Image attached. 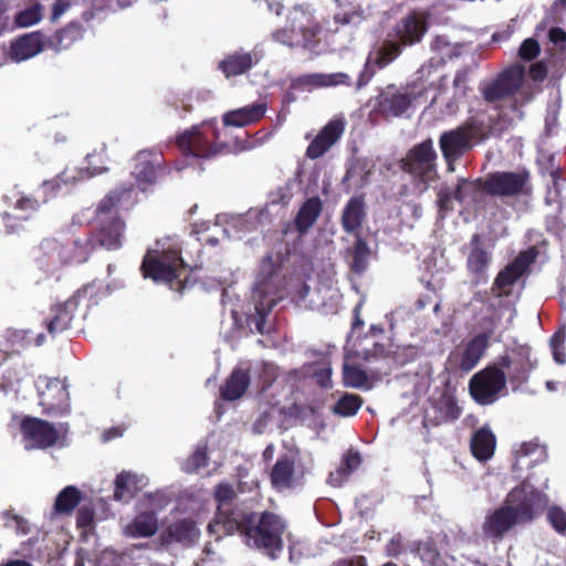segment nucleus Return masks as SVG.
I'll list each match as a JSON object with an SVG mask.
<instances>
[{"label": "nucleus", "mask_w": 566, "mask_h": 566, "mask_svg": "<svg viewBox=\"0 0 566 566\" xmlns=\"http://www.w3.org/2000/svg\"><path fill=\"white\" fill-rule=\"evenodd\" d=\"M547 502L545 493L523 482L507 493L500 506L488 512L481 527L484 537L501 542L514 527L534 522Z\"/></svg>", "instance_id": "f257e3e1"}, {"label": "nucleus", "mask_w": 566, "mask_h": 566, "mask_svg": "<svg viewBox=\"0 0 566 566\" xmlns=\"http://www.w3.org/2000/svg\"><path fill=\"white\" fill-rule=\"evenodd\" d=\"M184 242L176 238L157 239L143 256L140 273L144 279L167 285L170 290L182 294L190 282L187 270L199 269L202 265L195 262L189 264L182 258Z\"/></svg>", "instance_id": "f03ea898"}, {"label": "nucleus", "mask_w": 566, "mask_h": 566, "mask_svg": "<svg viewBox=\"0 0 566 566\" xmlns=\"http://www.w3.org/2000/svg\"><path fill=\"white\" fill-rule=\"evenodd\" d=\"M133 190V184L120 185L98 202L94 212L93 230L88 235L94 249L114 251L122 248L126 224L118 210L123 201L130 199Z\"/></svg>", "instance_id": "7ed1b4c3"}, {"label": "nucleus", "mask_w": 566, "mask_h": 566, "mask_svg": "<svg viewBox=\"0 0 566 566\" xmlns=\"http://www.w3.org/2000/svg\"><path fill=\"white\" fill-rule=\"evenodd\" d=\"M254 287L260 293V301L255 314L248 317V324L254 325L261 334L270 333L266 317L283 298V252L272 251L262 259Z\"/></svg>", "instance_id": "20e7f679"}, {"label": "nucleus", "mask_w": 566, "mask_h": 566, "mask_svg": "<svg viewBox=\"0 0 566 566\" xmlns=\"http://www.w3.org/2000/svg\"><path fill=\"white\" fill-rule=\"evenodd\" d=\"M282 524L275 514L271 512L248 513L238 518L233 533L239 532L245 537L249 545L263 548L272 558H276V552L281 549Z\"/></svg>", "instance_id": "39448f33"}, {"label": "nucleus", "mask_w": 566, "mask_h": 566, "mask_svg": "<svg viewBox=\"0 0 566 566\" xmlns=\"http://www.w3.org/2000/svg\"><path fill=\"white\" fill-rule=\"evenodd\" d=\"M287 24L285 44L313 50L312 40L322 32V25L313 8L306 3L293 7L287 15Z\"/></svg>", "instance_id": "423d86ee"}, {"label": "nucleus", "mask_w": 566, "mask_h": 566, "mask_svg": "<svg viewBox=\"0 0 566 566\" xmlns=\"http://www.w3.org/2000/svg\"><path fill=\"white\" fill-rule=\"evenodd\" d=\"M428 81L419 75L418 81L409 84L402 91L389 85L378 95V106L385 114L400 116L412 105L420 104L424 101L428 92Z\"/></svg>", "instance_id": "0eeeda50"}, {"label": "nucleus", "mask_w": 566, "mask_h": 566, "mask_svg": "<svg viewBox=\"0 0 566 566\" xmlns=\"http://www.w3.org/2000/svg\"><path fill=\"white\" fill-rule=\"evenodd\" d=\"M169 172L164 154L157 149H142L132 159L130 176L140 191H147Z\"/></svg>", "instance_id": "6e6552de"}, {"label": "nucleus", "mask_w": 566, "mask_h": 566, "mask_svg": "<svg viewBox=\"0 0 566 566\" xmlns=\"http://www.w3.org/2000/svg\"><path fill=\"white\" fill-rule=\"evenodd\" d=\"M436 159L437 154L429 139L416 146L403 160V170L417 179L413 190L416 193L424 192L429 182L434 179Z\"/></svg>", "instance_id": "1a4fd4ad"}, {"label": "nucleus", "mask_w": 566, "mask_h": 566, "mask_svg": "<svg viewBox=\"0 0 566 566\" xmlns=\"http://www.w3.org/2000/svg\"><path fill=\"white\" fill-rule=\"evenodd\" d=\"M217 137L214 129L203 132L193 126L176 137V146L185 157L211 158L229 149L227 144L212 142Z\"/></svg>", "instance_id": "9d476101"}, {"label": "nucleus", "mask_w": 566, "mask_h": 566, "mask_svg": "<svg viewBox=\"0 0 566 566\" xmlns=\"http://www.w3.org/2000/svg\"><path fill=\"white\" fill-rule=\"evenodd\" d=\"M506 376L496 367H488L476 373L469 382V390L480 405H491L495 402L501 392L505 389Z\"/></svg>", "instance_id": "9b49d317"}, {"label": "nucleus", "mask_w": 566, "mask_h": 566, "mask_svg": "<svg viewBox=\"0 0 566 566\" xmlns=\"http://www.w3.org/2000/svg\"><path fill=\"white\" fill-rule=\"evenodd\" d=\"M39 403L49 416L70 413L67 385L59 378H40L38 381Z\"/></svg>", "instance_id": "f8f14e48"}, {"label": "nucleus", "mask_w": 566, "mask_h": 566, "mask_svg": "<svg viewBox=\"0 0 566 566\" xmlns=\"http://www.w3.org/2000/svg\"><path fill=\"white\" fill-rule=\"evenodd\" d=\"M525 69L520 64L511 65L494 80L481 84L480 92L488 103H495L513 95L524 80Z\"/></svg>", "instance_id": "ddd939ff"}, {"label": "nucleus", "mask_w": 566, "mask_h": 566, "mask_svg": "<svg viewBox=\"0 0 566 566\" xmlns=\"http://www.w3.org/2000/svg\"><path fill=\"white\" fill-rule=\"evenodd\" d=\"M92 286L85 284L76 290L65 302L53 304L44 319V325L51 335L69 329L82 300L86 298Z\"/></svg>", "instance_id": "4468645a"}, {"label": "nucleus", "mask_w": 566, "mask_h": 566, "mask_svg": "<svg viewBox=\"0 0 566 566\" xmlns=\"http://www.w3.org/2000/svg\"><path fill=\"white\" fill-rule=\"evenodd\" d=\"M235 497V492L229 483H220L214 490V499L218 502L216 516L208 525L210 533L230 535L233 534V527L238 525V517L231 507V501Z\"/></svg>", "instance_id": "2eb2a0df"}, {"label": "nucleus", "mask_w": 566, "mask_h": 566, "mask_svg": "<svg viewBox=\"0 0 566 566\" xmlns=\"http://www.w3.org/2000/svg\"><path fill=\"white\" fill-rule=\"evenodd\" d=\"M20 429L32 448L48 449L54 446L59 439L55 426L43 419L25 417L21 421Z\"/></svg>", "instance_id": "dca6fc26"}, {"label": "nucleus", "mask_w": 566, "mask_h": 566, "mask_svg": "<svg viewBox=\"0 0 566 566\" xmlns=\"http://www.w3.org/2000/svg\"><path fill=\"white\" fill-rule=\"evenodd\" d=\"M312 458L296 446L285 447V488L303 485L305 476L311 472Z\"/></svg>", "instance_id": "f3484780"}, {"label": "nucleus", "mask_w": 566, "mask_h": 566, "mask_svg": "<svg viewBox=\"0 0 566 566\" xmlns=\"http://www.w3.org/2000/svg\"><path fill=\"white\" fill-rule=\"evenodd\" d=\"M430 49L432 55L429 62L423 64L418 71V75L423 76L426 80L430 75L431 69L459 57L462 54L463 45L451 41L447 35H437L431 41Z\"/></svg>", "instance_id": "a211bd4d"}, {"label": "nucleus", "mask_w": 566, "mask_h": 566, "mask_svg": "<svg viewBox=\"0 0 566 566\" xmlns=\"http://www.w3.org/2000/svg\"><path fill=\"white\" fill-rule=\"evenodd\" d=\"M261 60L258 51H244L242 48L230 52L218 63V70L227 77H237L248 73Z\"/></svg>", "instance_id": "6ab92c4d"}, {"label": "nucleus", "mask_w": 566, "mask_h": 566, "mask_svg": "<svg viewBox=\"0 0 566 566\" xmlns=\"http://www.w3.org/2000/svg\"><path fill=\"white\" fill-rule=\"evenodd\" d=\"M472 137L468 128H457L441 135L440 148L450 171L454 170V160L471 147Z\"/></svg>", "instance_id": "aec40b11"}, {"label": "nucleus", "mask_w": 566, "mask_h": 566, "mask_svg": "<svg viewBox=\"0 0 566 566\" xmlns=\"http://www.w3.org/2000/svg\"><path fill=\"white\" fill-rule=\"evenodd\" d=\"M344 130V119L335 118L328 122L308 145L306 149L307 157L311 159L322 157L339 140Z\"/></svg>", "instance_id": "412c9836"}, {"label": "nucleus", "mask_w": 566, "mask_h": 566, "mask_svg": "<svg viewBox=\"0 0 566 566\" xmlns=\"http://www.w3.org/2000/svg\"><path fill=\"white\" fill-rule=\"evenodd\" d=\"M526 180V174L496 172L484 181V191L493 196H515L523 189Z\"/></svg>", "instance_id": "4be33fe9"}, {"label": "nucleus", "mask_w": 566, "mask_h": 566, "mask_svg": "<svg viewBox=\"0 0 566 566\" xmlns=\"http://www.w3.org/2000/svg\"><path fill=\"white\" fill-rule=\"evenodd\" d=\"M483 190L484 186L482 187L480 180H461L454 191H451L449 188H441L438 193V203L441 210L448 211L452 209L453 199L467 203L475 202Z\"/></svg>", "instance_id": "5701e85b"}, {"label": "nucleus", "mask_w": 566, "mask_h": 566, "mask_svg": "<svg viewBox=\"0 0 566 566\" xmlns=\"http://www.w3.org/2000/svg\"><path fill=\"white\" fill-rule=\"evenodd\" d=\"M501 366L509 370L512 379L523 381L536 367V360L532 359V349L526 346H518L511 354L501 358Z\"/></svg>", "instance_id": "b1692460"}, {"label": "nucleus", "mask_w": 566, "mask_h": 566, "mask_svg": "<svg viewBox=\"0 0 566 566\" xmlns=\"http://www.w3.org/2000/svg\"><path fill=\"white\" fill-rule=\"evenodd\" d=\"M469 91V72L459 70L452 80L441 77L438 93L433 99H440L449 106L457 104L467 97Z\"/></svg>", "instance_id": "393cba45"}, {"label": "nucleus", "mask_w": 566, "mask_h": 566, "mask_svg": "<svg viewBox=\"0 0 566 566\" xmlns=\"http://www.w3.org/2000/svg\"><path fill=\"white\" fill-rule=\"evenodd\" d=\"M488 336L480 334L473 337L462 350L451 353L449 361L459 366L463 371L473 369L488 347Z\"/></svg>", "instance_id": "a878e982"}, {"label": "nucleus", "mask_w": 566, "mask_h": 566, "mask_svg": "<svg viewBox=\"0 0 566 566\" xmlns=\"http://www.w3.org/2000/svg\"><path fill=\"white\" fill-rule=\"evenodd\" d=\"M199 536L200 531L196 522L190 518H182L168 525L161 533L160 541L163 545L179 543L185 546H190L197 542Z\"/></svg>", "instance_id": "bb28decb"}, {"label": "nucleus", "mask_w": 566, "mask_h": 566, "mask_svg": "<svg viewBox=\"0 0 566 566\" xmlns=\"http://www.w3.org/2000/svg\"><path fill=\"white\" fill-rule=\"evenodd\" d=\"M48 49L46 35L34 31L18 38L12 44L10 55L17 62L25 61Z\"/></svg>", "instance_id": "cd10ccee"}, {"label": "nucleus", "mask_w": 566, "mask_h": 566, "mask_svg": "<svg viewBox=\"0 0 566 566\" xmlns=\"http://www.w3.org/2000/svg\"><path fill=\"white\" fill-rule=\"evenodd\" d=\"M34 261L44 272H53L63 266L62 242L53 238L42 240L36 249Z\"/></svg>", "instance_id": "c85d7f7f"}, {"label": "nucleus", "mask_w": 566, "mask_h": 566, "mask_svg": "<svg viewBox=\"0 0 566 566\" xmlns=\"http://www.w3.org/2000/svg\"><path fill=\"white\" fill-rule=\"evenodd\" d=\"M266 112L264 103H254L228 111L222 116L224 126L245 127L260 122Z\"/></svg>", "instance_id": "c756f323"}, {"label": "nucleus", "mask_w": 566, "mask_h": 566, "mask_svg": "<svg viewBox=\"0 0 566 566\" xmlns=\"http://www.w3.org/2000/svg\"><path fill=\"white\" fill-rule=\"evenodd\" d=\"M251 382L249 369L235 367L220 386V397L224 401H234L244 396Z\"/></svg>", "instance_id": "7c9ffc66"}, {"label": "nucleus", "mask_w": 566, "mask_h": 566, "mask_svg": "<svg viewBox=\"0 0 566 566\" xmlns=\"http://www.w3.org/2000/svg\"><path fill=\"white\" fill-rule=\"evenodd\" d=\"M84 31L80 22L72 21L56 30L53 34L46 36L48 49L56 53L67 50L83 38Z\"/></svg>", "instance_id": "2f4dec72"}, {"label": "nucleus", "mask_w": 566, "mask_h": 566, "mask_svg": "<svg viewBox=\"0 0 566 566\" xmlns=\"http://www.w3.org/2000/svg\"><path fill=\"white\" fill-rule=\"evenodd\" d=\"M395 32L401 43L413 44L427 32V23L422 15L413 13L403 18L395 28Z\"/></svg>", "instance_id": "473e14b6"}, {"label": "nucleus", "mask_w": 566, "mask_h": 566, "mask_svg": "<svg viewBox=\"0 0 566 566\" xmlns=\"http://www.w3.org/2000/svg\"><path fill=\"white\" fill-rule=\"evenodd\" d=\"M536 254L537 253L534 249L522 252L511 265L499 273L495 284L499 287H505L513 284L526 272L530 264L534 262Z\"/></svg>", "instance_id": "72a5a7b5"}, {"label": "nucleus", "mask_w": 566, "mask_h": 566, "mask_svg": "<svg viewBox=\"0 0 566 566\" xmlns=\"http://www.w3.org/2000/svg\"><path fill=\"white\" fill-rule=\"evenodd\" d=\"M323 210V202L318 197L308 198L300 208L294 226L300 234L306 233L317 221Z\"/></svg>", "instance_id": "f704fd0d"}, {"label": "nucleus", "mask_w": 566, "mask_h": 566, "mask_svg": "<svg viewBox=\"0 0 566 566\" xmlns=\"http://www.w3.org/2000/svg\"><path fill=\"white\" fill-rule=\"evenodd\" d=\"M495 437L488 428H481L471 438V452L480 462L490 460L495 451Z\"/></svg>", "instance_id": "c9c22d12"}, {"label": "nucleus", "mask_w": 566, "mask_h": 566, "mask_svg": "<svg viewBox=\"0 0 566 566\" xmlns=\"http://www.w3.org/2000/svg\"><path fill=\"white\" fill-rule=\"evenodd\" d=\"M90 238L85 240H72L62 243V258L64 265L82 264L88 260L94 252Z\"/></svg>", "instance_id": "e433bc0d"}, {"label": "nucleus", "mask_w": 566, "mask_h": 566, "mask_svg": "<svg viewBox=\"0 0 566 566\" xmlns=\"http://www.w3.org/2000/svg\"><path fill=\"white\" fill-rule=\"evenodd\" d=\"M365 201L363 197H353L346 203L342 212V227L350 233L359 229L365 219Z\"/></svg>", "instance_id": "4c0bfd02"}, {"label": "nucleus", "mask_w": 566, "mask_h": 566, "mask_svg": "<svg viewBox=\"0 0 566 566\" xmlns=\"http://www.w3.org/2000/svg\"><path fill=\"white\" fill-rule=\"evenodd\" d=\"M158 531V518L155 512H143L137 514L127 525L126 534L134 538L150 537Z\"/></svg>", "instance_id": "58836bf2"}, {"label": "nucleus", "mask_w": 566, "mask_h": 566, "mask_svg": "<svg viewBox=\"0 0 566 566\" xmlns=\"http://www.w3.org/2000/svg\"><path fill=\"white\" fill-rule=\"evenodd\" d=\"M514 452L517 462L527 468L542 463L547 458L546 448L536 442H524Z\"/></svg>", "instance_id": "ea45409f"}, {"label": "nucleus", "mask_w": 566, "mask_h": 566, "mask_svg": "<svg viewBox=\"0 0 566 566\" xmlns=\"http://www.w3.org/2000/svg\"><path fill=\"white\" fill-rule=\"evenodd\" d=\"M82 492L75 485H67L59 492L54 502V512L59 515H70L81 503Z\"/></svg>", "instance_id": "a19ab883"}, {"label": "nucleus", "mask_w": 566, "mask_h": 566, "mask_svg": "<svg viewBox=\"0 0 566 566\" xmlns=\"http://www.w3.org/2000/svg\"><path fill=\"white\" fill-rule=\"evenodd\" d=\"M139 491L138 478L136 474L122 471L115 479L114 499L116 501H129Z\"/></svg>", "instance_id": "79ce46f5"}, {"label": "nucleus", "mask_w": 566, "mask_h": 566, "mask_svg": "<svg viewBox=\"0 0 566 566\" xmlns=\"http://www.w3.org/2000/svg\"><path fill=\"white\" fill-rule=\"evenodd\" d=\"M258 212L264 227L273 224L275 221L280 222L283 213V190L279 188L275 192L270 193L264 207L258 209Z\"/></svg>", "instance_id": "37998d69"}, {"label": "nucleus", "mask_w": 566, "mask_h": 566, "mask_svg": "<svg viewBox=\"0 0 566 566\" xmlns=\"http://www.w3.org/2000/svg\"><path fill=\"white\" fill-rule=\"evenodd\" d=\"M401 53L400 44L392 41L384 42L378 49L369 53L367 63L382 69L396 60Z\"/></svg>", "instance_id": "c03bdc74"}, {"label": "nucleus", "mask_w": 566, "mask_h": 566, "mask_svg": "<svg viewBox=\"0 0 566 566\" xmlns=\"http://www.w3.org/2000/svg\"><path fill=\"white\" fill-rule=\"evenodd\" d=\"M489 264L490 256L485 251L481 249L472 250L468 259V268L474 276L473 281L475 284L485 283L488 281Z\"/></svg>", "instance_id": "a18cd8bd"}, {"label": "nucleus", "mask_w": 566, "mask_h": 566, "mask_svg": "<svg viewBox=\"0 0 566 566\" xmlns=\"http://www.w3.org/2000/svg\"><path fill=\"white\" fill-rule=\"evenodd\" d=\"M305 82L314 87H329V86H337V85H348L349 84V76L346 73H331V74H323V73H315L307 75L305 77Z\"/></svg>", "instance_id": "49530a36"}, {"label": "nucleus", "mask_w": 566, "mask_h": 566, "mask_svg": "<svg viewBox=\"0 0 566 566\" xmlns=\"http://www.w3.org/2000/svg\"><path fill=\"white\" fill-rule=\"evenodd\" d=\"M343 381L346 387L355 389H369V379L365 370L344 364L343 367Z\"/></svg>", "instance_id": "de8ad7c7"}, {"label": "nucleus", "mask_w": 566, "mask_h": 566, "mask_svg": "<svg viewBox=\"0 0 566 566\" xmlns=\"http://www.w3.org/2000/svg\"><path fill=\"white\" fill-rule=\"evenodd\" d=\"M363 399L355 394H344L333 406V412L339 417H352L357 413Z\"/></svg>", "instance_id": "09e8293b"}, {"label": "nucleus", "mask_w": 566, "mask_h": 566, "mask_svg": "<svg viewBox=\"0 0 566 566\" xmlns=\"http://www.w3.org/2000/svg\"><path fill=\"white\" fill-rule=\"evenodd\" d=\"M42 19V7L36 3L20 12L14 17V24L19 28H28L38 23Z\"/></svg>", "instance_id": "8fccbe9b"}, {"label": "nucleus", "mask_w": 566, "mask_h": 566, "mask_svg": "<svg viewBox=\"0 0 566 566\" xmlns=\"http://www.w3.org/2000/svg\"><path fill=\"white\" fill-rule=\"evenodd\" d=\"M410 551L419 556L422 562L428 564H433L439 555L434 544L430 539L411 543Z\"/></svg>", "instance_id": "3c124183"}, {"label": "nucleus", "mask_w": 566, "mask_h": 566, "mask_svg": "<svg viewBox=\"0 0 566 566\" xmlns=\"http://www.w3.org/2000/svg\"><path fill=\"white\" fill-rule=\"evenodd\" d=\"M369 254L370 252L367 243L363 239L357 238L353 251L352 268L356 272H363L367 268Z\"/></svg>", "instance_id": "603ef678"}, {"label": "nucleus", "mask_w": 566, "mask_h": 566, "mask_svg": "<svg viewBox=\"0 0 566 566\" xmlns=\"http://www.w3.org/2000/svg\"><path fill=\"white\" fill-rule=\"evenodd\" d=\"M263 227L264 224L261 220V216L259 214L258 209L248 210L237 220V228L243 232H252Z\"/></svg>", "instance_id": "864d4df0"}, {"label": "nucleus", "mask_w": 566, "mask_h": 566, "mask_svg": "<svg viewBox=\"0 0 566 566\" xmlns=\"http://www.w3.org/2000/svg\"><path fill=\"white\" fill-rule=\"evenodd\" d=\"M546 518L556 533L566 535V512L560 506H549Z\"/></svg>", "instance_id": "5fc2aeb1"}, {"label": "nucleus", "mask_w": 566, "mask_h": 566, "mask_svg": "<svg viewBox=\"0 0 566 566\" xmlns=\"http://www.w3.org/2000/svg\"><path fill=\"white\" fill-rule=\"evenodd\" d=\"M565 340L566 335L562 331L556 332L549 340L553 358L558 365L566 363V353L564 349Z\"/></svg>", "instance_id": "6e6d98bb"}, {"label": "nucleus", "mask_w": 566, "mask_h": 566, "mask_svg": "<svg viewBox=\"0 0 566 566\" xmlns=\"http://www.w3.org/2000/svg\"><path fill=\"white\" fill-rule=\"evenodd\" d=\"M208 465V454L206 448H198L185 463V471L187 473H195L201 468Z\"/></svg>", "instance_id": "4d7b16f0"}, {"label": "nucleus", "mask_w": 566, "mask_h": 566, "mask_svg": "<svg viewBox=\"0 0 566 566\" xmlns=\"http://www.w3.org/2000/svg\"><path fill=\"white\" fill-rule=\"evenodd\" d=\"M285 290L287 291L292 302L300 303L308 294L310 287L306 285L304 280H296L295 282L290 280L285 284Z\"/></svg>", "instance_id": "13d9d810"}, {"label": "nucleus", "mask_w": 566, "mask_h": 566, "mask_svg": "<svg viewBox=\"0 0 566 566\" xmlns=\"http://www.w3.org/2000/svg\"><path fill=\"white\" fill-rule=\"evenodd\" d=\"M3 518L6 520V527H13L18 534L27 535L30 533L29 523L22 516L11 511H6L3 512Z\"/></svg>", "instance_id": "bf43d9fd"}, {"label": "nucleus", "mask_w": 566, "mask_h": 566, "mask_svg": "<svg viewBox=\"0 0 566 566\" xmlns=\"http://www.w3.org/2000/svg\"><path fill=\"white\" fill-rule=\"evenodd\" d=\"M442 410V418L444 420H455L461 415V408L458 406L455 399L451 396L443 397L440 401Z\"/></svg>", "instance_id": "052dcab7"}, {"label": "nucleus", "mask_w": 566, "mask_h": 566, "mask_svg": "<svg viewBox=\"0 0 566 566\" xmlns=\"http://www.w3.org/2000/svg\"><path fill=\"white\" fill-rule=\"evenodd\" d=\"M539 44L534 39H526L520 48L518 55L525 61L534 60L539 53Z\"/></svg>", "instance_id": "680f3d73"}, {"label": "nucleus", "mask_w": 566, "mask_h": 566, "mask_svg": "<svg viewBox=\"0 0 566 566\" xmlns=\"http://www.w3.org/2000/svg\"><path fill=\"white\" fill-rule=\"evenodd\" d=\"M94 509L91 506H82L76 514V525L78 528H88L94 524Z\"/></svg>", "instance_id": "e2e57ef3"}, {"label": "nucleus", "mask_w": 566, "mask_h": 566, "mask_svg": "<svg viewBox=\"0 0 566 566\" xmlns=\"http://www.w3.org/2000/svg\"><path fill=\"white\" fill-rule=\"evenodd\" d=\"M102 154L93 153L86 156L87 160V169L92 175H99L107 171V166L105 165V160L102 158Z\"/></svg>", "instance_id": "0e129e2a"}, {"label": "nucleus", "mask_w": 566, "mask_h": 566, "mask_svg": "<svg viewBox=\"0 0 566 566\" xmlns=\"http://www.w3.org/2000/svg\"><path fill=\"white\" fill-rule=\"evenodd\" d=\"M361 463V457L356 451H348L343 460L339 467H344L345 471L350 475L354 471H356Z\"/></svg>", "instance_id": "69168bd1"}, {"label": "nucleus", "mask_w": 566, "mask_h": 566, "mask_svg": "<svg viewBox=\"0 0 566 566\" xmlns=\"http://www.w3.org/2000/svg\"><path fill=\"white\" fill-rule=\"evenodd\" d=\"M260 379L262 382V390H266L268 388H270L276 379V373L274 367L270 364H264L262 374L260 375Z\"/></svg>", "instance_id": "338daca9"}, {"label": "nucleus", "mask_w": 566, "mask_h": 566, "mask_svg": "<svg viewBox=\"0 0 566 566\" xmlns=\"http://www.w3.org/2000/svg\"><path fill=\"white\" fill-rule=\"evenodd\" d=\"M72 0H55L52 4L51 20L56 21L71 7Z\"/></svg>", "instance_id": "774afa93"}]
</instances>
